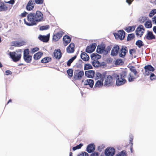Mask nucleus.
Masks as SVG:
<instances>
[{
  "label": "nucleus",
  "mask_w": 156,
  "mask_h": 156,
  "mask_svg": "<svg viewBox=\"0 0 156 156\" xmlns=\"http://www.w3.org/2000/svg\"><path fill=\"white\" fill-rule=\"evenodd\" d=\"M43 55V53L41 52H38L34 55V58L35 60L39 59Z\"/></svg>",
  "instance_id": "30"
},
{
  "label": "nucleus",
  "mask_w": 156,
  "mask_h": 156,
  "mask_svg": "<svg viewBox=\"0 0 156 156\" xmlns=\"http://www.w3.org/2000/svg\"><path fill=\"white\" fill-rule=\"evenodd\" d=\"M111 49V47L110 46H108L106 49L105 48V52L106 53H107L108 52H109Z\"/></svg>",
  "instance_id": "51"
},
{
  "label": "nucleus",
  "mask_w": 156,
  "mask_h": 156,
  "mask_svg": "<svg viewBox=\"0 0 156 156\" xmlns=\"http://www.w3.org/2000/svg\"><path fill=\"white\" fill-rule=\"evenodd\" d=\"M101 56L97 53H93L91 55V58L93 60L92 62L93 65L94 67H98L99 62L97 60L101 58Z\"/></svg>",
  "instance_id": "5"
},
{
  "label": "nucleus",
  "mask_w": 156,
  "mask_h": 156,
  "mask_svg": "<svg viewBox=\"0 0 156 156\" xmlns=\"http://www.w3.org/2000/svg\"><path fill=\"white\" fill-rule=\"evenodd\" d=\"M64 33L62 30L55 33L53 36V40L55 41H57L61 38Z\"/></svg>",
  "instance_id": "9"
},
{
  "label": "nucleus",
  "mask_w": 156,
  "mask_h": 156,
  "mask_svg": "<svg viewBox=\"0 0 156 156\" xmlns=\"http://www.w3.org/2000/svg\"><path fill=\"white\" fill-rule=\"evenodd\" d=\"M53 54L54 56L58 59H60L62 57V53L59 49L55 50Z\"/></svg>",
  "instance_id": "23"
},
{
  "label": "nucleus",
  "mask_w": 156,
  "mask_h": 156,
  "mask_svg": "<svg viewBox=\"0 0 156 156\" xmlns=\"http://www.w3.org/2000/svg\"><path fill=\"white\" fill-rule=\"evenodd\" d=\"M136 26H129L125 28V30L128 33L132 32L134 31L135 29Z\"/></svg>",
  "instance_id": "31"
},
{
  "label": "nucleus",
  "mask_w": 156,
  "mask_h": 156,
  "mask_svg": "<svg viewBox=\"0 0 156 156\" xmlns=\"http://www.w3.org/2000/svg\"><path fill=\"white\" fill-rule=\"evenodd\" d=\"M126 2L130 5L132 1L131 0H126Z\"/></svg>",
  "instance_id": "61"
},
{
  "label": "nucleus",
  "mask_w": 156,
  "mask_h": 156,
  "mask_svg": "<svg viewBox=\"0 0 156 156\" xmlns=\"http://www.w3.org/2000/svg\"><path fill=\"white\" fill-rule=\"evenodd\" d=\"M80 56L82 59L84 61H87L89 59V56L85 52H83L81 53Z\"/></svg>",
  "instance_id": "29"
},
{
  "label": "nucleus",
  "mask_w": 156,
  "mask_h": 156,
  "mask_svg": "<svg viewBox=\"0 0 156 156\" xmlns=\"http://www.w3.org/2000/svg\"><path fill=\"white\" fill-rule=\"evenodd\" d=\"M125 32L123 30L119 31L117 33L114 34L115 38L117 39H120V40H123L125 37Z\"/></svg>",
  "instance_id": "10"
},
{
  "label": "nucleus",
  "mask_w": 156,
  "mask_h": 156,
  "mask_svg": "<svg viewBox=\"0 0 156 156\" xmlns=\"http://www.w3.org/2000/svg\"><path fill=\"white\" fill-rule=\"evenodd\" d=\"M5 2L13 5L15 1L14 0H10L8 2Z\"/></svg>",
  "instance_id": "57"
},
{
  "label": "nucleus",
  "mask_w": 156,
  "mask_h": 156,
  "mask_svg": "<svg viewBox=\"0 0 156 156\" xmlns=\"http://www.w3.org/2000/svg\"><path fill=\"white\" fill-rule=\"evenodd\" d=\"M106 73L105 72L101 73L99 72H97L96 73V80H99L104 81V79L106 76Z\"/></svg>",
  "instance_id": "13"
},
{
  "label": "nucleus",
  "mask_w": 156,
  "mask_h": 156,
  "mask_svg": "<svg viewBox=\"0 0 156 156\" xmlns=\"http://www.w3.org/2000/svg\"><path fill=\"white\" fill-rule=\"evenodd\" d=\"M130 143L131 144V150L132 149V146L133 144V137H130L129 139Z\"/></svg>",
  "instance_id": "55"
},
{
  "label": "nucleus",
  "mask_w": 156,
  "mask_h": 156,
  "mask_svg": "<svg viewBox=\"0 0 156 156\" xmlns=\"http://www.w3.org/2000/svg\"><path fill=\"white\" fill-rule=\"evenodd\" d=\"M129 68L131 71L133 73L134 75H138V72L134 66H130Z\"/></svg>",
  "instance_id": "36"
},
{
  "label": "nucleus",
  "mask_w": 156,
  "mask_h": 156,
  "mask_svg": "<svg viewBox=\"0 0 156 156\" xmlns=\"http://www.w3.org/2000/svg\"><path fill=\"white\" fill-rule=\"evenodd\" d=\"M76 55H75L71 58L67 62V65L68 66H70L71 63L73 62V61L76 58Z\"/></svg>",
  "instance_id": "38"
},
{
  "label": "nucleus",
  "mask_w": 156,
  "mask_h": 156,
  "mask_svg": "<svg viewBox=\"0 0 156 156\" xmlns=\"http://www.w3.org/2000/svg\"><path fill=\"white\" fill-rule=\"evenodd\" d=\"M103 81L98 80L96 82L94 85V87H100L103 86Z\"/></svg>",
  "instance_id": "32"
},
{
  "label": "nucleus",
  "mask_w": 156,
  "mask_h": 156,
  "mask_svg": "<svg viewBox=\"0 0 156 156\" xmlns=\"http://www.w3.org/2000/svg\"><path fill=\"white\" fill-rule=\"evenodd\" d=\"M26 44V42L24 41H22L20 42L15 41L12 42V45L16 47H20L25 45Z\"/></svg>",
  "instance_id": "18"
},
{
  "label": "nucleus",
  "mask_w": 156,
  "mask_h": 156,
  "mask_svg": "<svg viewBox=\"0 0 156 156\" xmlns=\"http://www.w3.org/2000/svg\"><path fill=\"white\" fill-rule=\"evenodd\" d=\"M34 4L33 0H30L26 5V9L29 11L32 10L34 7Z\"/></svg>",
  "instance_id": "16"
},
{
  "label": "nucleus",
  "mask_w": 156,
  "mask_h": 156,
  "mask_svg": "<svg viewBox=\"0 0 156 156\" xmlns=\"http://www.w3.org/2000/svg\"><path fill=\"white\" fill-rule=\"evenodd\" d=\"M15 52H10L9 55L10 57L12 59L13 61L14 62H17L19 61L22 55L21 53H19L16 54Z\"/></svg>",
  "instance_id": "7"
},
{
  "label": "nucleus",
  "mask_w": 156,
  "mask_h": 156,
  "mask_svg": "<svg viewBox=\"0 0 156 156\" xmlns=\"http://www.w3.org/2000/svg\"><path fill=\"white\" fill-rule=\"evenodd\" d=\"M155 14H156V9H154L151 11L149 16L150 17H151Z\"/></svg>",
  "instance_id": "44"
},
{
  "label": "nucleus",
  "mask_w": 156,
  "mask_h": 156,
  "mask_svg": "<svg viewBox=\"0 0 156 156\" xmlns=\"http://www.w3.org/2000/svg\"><path fill=\"white\" fill-rule=\"evenodd\" d=\"M34 2L37 4L41 5L43 4L44 0H34Z\"/></svg>",
  "instance_id": "47"
},
{
  "label": "nucleus",
  "mask_w": 156,
  "mask_h": 156,
  "mask_svg": "<svg viewBox=\"0 0 156 156\" xmlns=\"http://www.w3.org/2000/svg\"><path fill=\"white\" fill-rule=\"evenodd\" d=\"M145 70V75L148 76L150 73V72H154V68L151 65L145 66L144 67Z\"/></svg>",
  "instance_id": "14"
},
{
  "label": "nucleus",
  "mask_w": 156,
  "mask_h": 156,
  "mask_svg": "<svg viewBox=\"0 0 156 156\" xmlns=\"http://www.w3.org/2000/svg\"><path fill=\"white\" fill-rule=\"evenodd\" d=\"M75 45L73 43H71L66 48V51L69 53H73L75 51Z\"/></svg>",
  "instance_id": "19"
},
{
  "label": "nucleus",
  "mask_w": 156,
  "mask_h": 156,
  "mask_svg": "<svg viewBox=\"0 0 156 156\" xmlns=\"http://www.w3.org/2000/svg\"><path fill=\"white\" fill-rule=\"evenodd\" d=\"M156 76L153 73H151L150 76V79L151 80H154L156 79Z\"/></svg>",
  "instance_id": "49"
},
{
  "label": "nucleus",
  "mask_w": 156,
  "mask_h": 156,
  "mask_svg": "<svg viewBox=\"0 0 156 156\" xmlns=\"http://www.w3.org/2000/svg\"><path fill=\"white\" fill-rule=\"evenodd\" d=\"M92 69V65L89 63L85 64L84 66V69L85 70Z\"/></svg>",
  "instance_id": "41"
},
{
  "label": "nucleus",
  "mask_w": 156,
  "mask_h": 156,
  "mask_svg": "<svg viewBox=\"0 0 156 156\" xmlns=\"http://www.w3.org/2000/svg\"><path fill=\"white\" fill-rule=\"evenodd\" d=\"M105 46L104 45H98L97 46V52L99 53H105Z\"/></svg>",
  "instance_id": "28"
},
{
  "label": "nucleus",
  "mask_w": 156,
  "mask_h": 156,
  "mask_svg": "<svg viewBox=\"0 0 156 156\" xmlns=\"http://www.w3.org/2000/svg\"><path fill=\"white\" fill-rule=\"evenodd\" d=\"M153 31L156 34V26H154L153 27Z\"/></svg>",
  "instance_id": "62"
},
{
  "label": "nucleus",
  "mask_w": 156,
  "mask_h": 156,
  "mask_svg": "<svg viewBox=\"0 0 156 156\" xmlns=\"http://www.w3.org/2000/svg\"><path fill=\"white\" fill-rule=\"evenodd\" d=\"M49 26L48 25L44 26L41 27L40 28V29L42 30H46L49 29Z\"/></svg>",
  "instance_id": "50"
},
{
  "label": "nucleus",
  "mask_w": 156,
  "mask_h": 156,
  "mask_svg": "<svg viewBox=\"0 0 156 156\" xmlns=\"http://www.w3.org/2000/svg\"><path fill=\"white\" fill-rule=\"evenodd\" d=\"M23 58L24 61L27 63H30L32 60V56L30 55L29 49H25L23 51Z\"/></svg>",
  "instance_id": "3"
},
{
  "label": "nucleus",
  "mask_w": 156,
  "mask_h": 156,
  "mask_svg": "<svg viewBox=\"0 0 156 156\" xmlns=\"http://www.w3.org/2000/svg\"><path fill=\"white\" fill-rule=\"evenodd\" d=\"M115 156H126V151L124 150L122 151Z\"/></svg>",
  "instance_id": "45"
},
{
  "label": "nucleus",
  "mask_w": 156,
  "mask_h": 156,
  "mask_svg": "<svg viewBox=\"0 0 156 156\" xmlns=\"http://www.w3.org/2000/svg\"><path fill=\"white\" fill-rule=\"evenodd\" d=\"M144 26L147 28H151L152 27V24L150 20H148L144 23Z\"/></svg>",
  "instance_id": "33"
},
{
  "label": "nucleus",
  "mask_w": 156,
  "mask_h": 156,
  "mask_svg": "<svg viewBox=\"0 0 156 156\" xmlns=\"http://www.w3.org/2000/svg\"><path fill=\"white\" fill-rule=\"evenodd\" d=\"M27 13L24 11L22 13L20 16V17H24L26 16L27 15Z\"/></svg>",
  "instance_id": "54"
},
{
  "label": "nucleus",
  "mask_w": 156,
  "mask_h": 156,
  "mask_svg": "<svg viewBox=\"0 0 156 156\" xmlns=\"http://www.w3.org/2000/svg\"><path fill=\"white\" fill-rule=\"evenodd\" d=\"M139 76V75H135L134 74L133 75L132 73H129L127 77L128 80L129 82H133Z\"/></svg>",
  "instance_id": "25"
},
{
  "label": "nucleus",
  "mask_w": 156,
  "mask_h": 156,
  "mask_svg": "<svg viewBox=\"0 0 156 156\" xmlns=\"http://www.w3.org/2000/svg\"><path fill=\"white\" fill-rule=\"evenodd\" d=\"M135 37L134 34H131L128 35L127 40V41L131 40L133 39Z\"/></svg>",
  "instance_id": "43"
},
{
  "label": "nucleus",
  "mask_w": 156,
  "mask_h": 156,
  "mask_svg": "<svg viewBox=\"0 0 156 156\" xmlns=\"http://www.w3.org/2000/svg\"><path fill=\"white\" fill-rule=\"evenodd\" d=\"M51 58L49 57H45L41 60V62L45 63H48L51 61Z\"/></svg>",
  "instance_id": "34"
},
{
  "label": "nucleus",
  "mask_w": 156,
  "mask_h": 156,
  "mask_svg": "<svg viewBox=\"0 0 156 156\" xmlns=\"http://www.w3.org/2000/svg\"><path fill=\"white\" fill-rule=\"evenodd\" d=\"M95 149L94 145L93 144H90L87 147V151L89 153L93 152Z\"/></svg>",
  "instance_id": "27"
},
{
  "label": "nucleus",
  "mask_w": 156,
  "mask_h": 156,
  "mask_svg": "<svg viewBox=\"0 0 156 156\" xmlns=\"http://www.w3.org/2000/svg\"><path fill=\"white\" fill-rule=\"evenodd\" d=\"M127 73L126 71H123L119 75H116V84L117 86H121L126 83V80L125 77L127 76Z\"/></svg>",
  "instance_id": "2"
},
{
  "label": "nucleus",
  "mask_w": 156,
  "mask_h": 156,
  "mask_svg": "<svg viewBox=\"0 0 156 156\" xmlns=\"http://www.w3.org/2000/svg\"><path fill=\"white\" fill-rule=\"evenodd\" d=\"M84 73L83 70L77 69L75 70L73 75V78L75 80H80L83 76Z\"/></svg>",
  "instance_id": "4"
},
{
  "label": "nucleus",
  "mask_w": 156,
  "mask_h": 156,
  "mask_svg": "<svg viewBox=\"0 0 156 156\" xmlns=\"http://www.w3.org/2000/svg\"><path fill=\"white\" fill-rule=\"evenodd\" d=\"M83 144H80L79 145L76 146L77 149H80L81 147L83 146Z\"/></svg>",
  "instance_id": "60"
},
{
  "label": "nucleus",
  "mask_w": 156,
  "mask_h": 156,
  "mask_svg": "<svg viewBox=\"0 0 156 156\" xmlns=\"http://www.w3.org/2000/svg\"><path fill=\"white\" fill-rule=\"evenodd\" d=\"M115 153V150L113 147H108L105 150V153L106 156H112Z\"/></svg>",
  "instance_id": "11"
},
{
  "label": "nucleus",
  "mask_w": 156,
  "mask_h": 156,
  "mask_svg": "<svg viewBox=\"0 0 156 156\" xmlns=\"http://www.w3.org/2000/svg\"><path fill=\"white\" fill-rule=\"evenodd\" d=\"M43 18V15L40 11L37 10L36 13L30 12L28 14L27 16V21L25 19H24V23L29 26L36 25L37 23L41 21Z\"/></svg>",
  "instance_id": "1"
},
{
  "label": "nucleus",
  "mask_w": 156,
  "mask_h": 156,
  "mask_svg": "<svg viewBox=\"0 0 156 156\" xmlns=\"http://www.w3.org/2000/svg\"><path fill=\"white\" fill-rule=\"evenodd\" d=\"M99 153L98 152H94L90 156H99Z\"/></svg>",
  "instance_id": "53"
},
{
  "label": "nucleus",
  "mask_w": 156,
  "mask_h": 156,
  "mask_svg": "<svg viewBox=\"0 0 156 156\" xmlns=\"http://www.w3.org/2000/svg\"><path fill=\"white\" fill-rule=\"evenodd\" d=\"M115 80V78L108 75L105 78V84L108 86H111L114 84Z\"/></svg>",
  "instance_id": "6"
},
{
  "label": "nucleus",
  "mask_w": 156,
  "mask_h": 156,
  "mask_svg": "<svg viewBox=\"0 0 156 156\" xmlns=\"http://www.w3.org/2000/svg\"><path fill=\"white\" fill-rule=\"evenodd\" d=\"M96 46V44L95 43L90 44L87 47L86 51L88 53H91L95 50Z\"/></svg>",
  "instance_id": "17"
},
{
  "label": "nucleus",
  "mask_w": 156,
  "mask_h": 156,
  "mask_svg": "<svg viewBox=\"0 0 156 156\" xmlns=\"http://www.w3.org/2000/svg\"><path fill=\"white\" fill-rule=\"evenodd\" d=\"M12 101V100L11 99H9V101H8V102L7 103V104H8L10 102H11Z\"/></svg>",
  "instance_id": "64"
},
{
  "label": "nucleus",
  "mask_w": 156,
  "mask_h": 156,
  "mask_svg": "<svg viewBox=\"0 0 156 156\" xmlns=\"http://www.w3.org/2000/svg\"><path fill=\"white\" fill-rule=\"evenodd\" d=\"M122 59H117L116 60V63L117 64H119L122 63Z\"/></svg>",
  "instance_id": "59"
},
{
  "label": "nucleus",
  "mask_w": 156,
  "mask_h": 156,
  "mask_svg": "<svg viewBox=\"0 0 156 156\" xmlns=\"http://www.w3.org/2000/svg\"><path fill=\"white\" fill-rule=\"evenodd\" d=\"M83 63V62L81 61L80 62L76 63V66L77 68L81 69L82 67V64Z\"/></svg>",
  "instance_id": "46"
},
{
  "label": "nucleus",
  "mask_w": 156,
  "mask_h": 156,
  "mask_svg": "<svg viewBox=\"0 0 156 156\" xmlns=\"http://www.w3.org/2000/svg\"><path fill=\"white\" fill-rule=\"evenodd\" d=\"M5 75H11L12 74V72L9 70H7L5 71Z\"/></svg>",
  "instance_id": "56"
},
{
  "label": "nucleus",
  "mask_w": 156,
  "mask_h": 156,
  "mask_svg": "<svg viewBox=\"0 0 156 156\" xmlns=\"http://www.w3.org/2000/svg\"><path fill=\"white\" fill-rule=\"evenodd\" d=\"M73 70L71 69H69L67 70V73L69 77H72L73 76Z\"/></svg>",
  "instance_id": "40"
},
{
  "label": "nucleus",
  "mask_w": 156,
  "mask_h": 156,
  "mask_svg": "<svg viewBox=\"0 0 156 156\" xmlns=\"http://www.w3.org/2000/svg\"><path fill=\"white\" fill-rule=\"evenodd\" d=\"M119 47L118 45L115 46L112 48L111 55L113 56H116L119 54Z\"/></svg>",
  "instance_id": "15"
},
{
  "label": "nucleus",
  "mask_w": 156,
  "mask_h": 156,
  "mask_svg": "<svg viewBox=\"0 0 156 156\" xmlns=\"http://www.w3.org/2000/svg\"><path fill=\"white\" fill-rule=\"evenodd\" d=\"M145 31V29L142 25H139L135 31L136 34L137 36L141 37L143 35Z\"/></svg>",
  "instance_id": "8"
},
{
  "label": "nucleus",
  "mask_w": 156,
  "mask_h": 156,
  "mask_svg": "<svg viewBox=\"0 0 156 156\" xmlns=\"http://www.w3.org/2000/svg\"><path fill=\"white\" fill-rule=\"evenodd\" d=\"M136 44L139 48H141L144 45L143 42L140 40L137 41L136 43Z\"/></svg>",
  "instance_id": "39"
},
{
  "label": "nucleus",
  "mask_w": 156,
  "mask_h": 156,
  "mask_svg": "<svg viewBox=\"0 0 156 156\" xmlns=\"http://www.w3.org/2000/svg\"><path fill=\"white\" fill-rule=\"evenodd\" d=\"M38 38L40 40L44 42H47L49 40V35H47L46 36L40 35L39 36Z\"/></svg>",
  "instance_id": "26"
},
{
  "label": "nucleus",
  "mask_w": 156,
  "mask_h": 156,
  "mask_svg": "<svg viewBox=\"0 0 156 156\" xmlns=\"http://www.w3.org/2000/svg\"><path fill=\"white\" fill-rule=\"evenodd\" d=\"M148 40H151L155 38V36L154 35L152 31H147V33L145 37Z\"/></svg>",
  "instance_id": "20"
},
{
  "label": "nucleus",
  "mask_w": 156,
  "mask_h": 156,
  "mask_svg": "<svg viewBox=\"0 0 156 156\" xmlns=\"http://www.w3.org/2000/svg\"><path fill=\"white\" fill-rule=\"evenodd\" d=\"M94 80L92 79H88L86 80L84 82V86H89L91 87L92 88L94 85Z\"/></svg>",
  "instance_id": "22"
},
{
  "label": "nucleus",
  "mask_w": 156,
  "mask_h": 156,
  "mask_svg": "<svg viewBox=\"0 0 156 156\" xmlns=\"http://www.w3.org/2000/svg\"><path fill=\"white\" fill-rule=\"evenodd\" d=\"M147 17L146 16L141 17L139 18V22L141 23H143L147 20Z\"/></svg>",
  "instance_id": "42"
},
{
  "label": "nucleus",
  "mask_w": 156,
  "mask_h": 156,
  "mask_svg": "<svg viewBox=\"0 0 156 156\" xmlns=\"http://www.w3.org/2000/svg\"><path fill=\"white\" fill-rule=\"evenodd\" d=\"M85 74L86 76L88 78H93L95 74L94 71L92 70H90L85 71Z\"/></svg>",
  "instance_id": "24"
},
{
  "label": "nucleus",
  "mask_w": 156,
  "mask_h": 156,
  "mask_svg": "<svg viewBox=\"0 0 156 156\" xmlns=\"http://www.w3.org/2000/svg\"><path fill=\"white\" fill-rule=\"evenodd\" d=\"M8 7L3 3H2L0 5V12L6 11Z\"/></svg>",
  "instance_id": "35"
},
{
  "label": "nucleus",
  "mask_w": 156,
  "mask_h": 156,
  "mask_svg": "<svg viewBox=\"0 0 156 156\" xmlns=\"http://www.w3.org/2000/svg\"><path fill=\"white\" fill-rule=\"evenodd\" d=\"M136 53V51L134 48L131 49L129 50V53L130 55L132 57H133L134 58H136V56L135 55Z\"/></svg>",
  "instance_id": "37"
},
{
  "label": "nucleus",
  "mask_w": 156,
  "mask_h": 156,
  "mask_svg": "<svg viewBox=\"0 0 156 156\" xmlns=\"http://www.w3.org/2000/svg\"><path fill=\"white\" fill-rule=\"evenodd\" d=\"M70 37L67 35H66L63 37V43L65 46H67L71 41Z\"/></svg>",
  "instance_id": "21"
},
{
  "label": "nucleus",
  "mask_w": 156,
  "mask_h": 156,
  "mask_svg": "<svg viewBox=\"0 0 156 156\" xmlns=\"http://www.w3.org/2000/svg\"><path fill=\"white\" fill-rule=\"evenodd\" d=\"M39 50V49L38 48L36 47L33 48L32 50H31V52L32 53H34L35 52Z\"/></svg>",
  "instance_id": "52"
},
{
  "label": "nucleus",
  "mask_w": 156,
  "mask_h": 156,
  "mask_svg": "<svg viewBox=\"0 0 156 156\" xmlns=\"http://www.w3.org/2000/svg\"><path fill=\"white\" fill-rule=\"evenodd\" d=\"M78 156H89V155L86 152H83L79 154Z\"/></svg>",
  "instance_id": "48"
},
{
  "label": "nucleus",
  "mask_w": 156,
  "mask_h": 156,
  "mask_svg": "<svg viewBox=\"0 0 156 156\" xmlns=\"http://www.w3.org/2000/svg\"><path fill=\"white\" fill-rule=\"evenodd\" d=\"M128 52V49L126 46H122V48L119 49V56L120 57L124 58L126 54Z\"/></svg>",
  "instance_id": "12"
},
{
  "label": "nucleus",
  "mask_w": 156,
  "mask_h": 156,
  "mask_svg": "<svg viewBox=\"0 0 156 156\" xmlns=\"http://www.w3.org/2000/svg\"><path fill=\"white\" fill-rule=\"evenodd\" d=\"M152 21L153 23L156 24V15L152 19Z\"/></svg>",
  "instance_id": "58"
},
{
  "label": "nucleus",
  "mask_w": 156,
  "mask_h": 156,
  "mask_svg": "<svg viewBox=\"0 0 156 156\" xmlns=\"http://www.w3.org/2000/svg\"><path fill=\"white\" fill-rule=\"evenodd\" d=\"M77 149H78L77 148V147H73V150L74 151L77 150Z\"/></svg>",
  "instance_id": "63"
}]
</instances>
